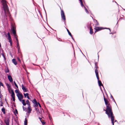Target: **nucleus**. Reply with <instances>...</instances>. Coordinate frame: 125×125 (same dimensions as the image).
<instances>
[{
	"label": "nucleus",
	"mask_w": 125,
	"mask_h": 125,
	"mask_svg": "<svg viewBox=\"0 0 125 125\" xmlns=\"http://www.w3.org/2000/svg\"><path fill=\"white\" fill-rule=\"evenodd\" d=\"M8 78L9 79V81L10 82H12L13 81V79L12 78L11 76L10 75H9L8 76Z\"/></svg>",
	"instance_id": "obj_13"
},
{
	"label": "nucleus",
	"mask_w": 125,
	"mask_h": 125,
	"mask_svg": "<svg viewBox=\"0 0 125 125\" xmlns=\"http://www.w3.org/2000/svg\"><path fill=\"white\" fill-rule=\"evenodd\" d=\"M9 72V71H7V72Z\"/></svg>",
	"instance_id": "obj_42"
},
{
	"label": "nucleus",
	"mask_w": 125,
	"mask_h": 125,
	"mask_svg": "<svg viewBox=\"0 0 125 125\" xmlns=\"http://www.w3.org/2000/svg\"><path fill=\"white\" fill-rule=\"evenodd\" d=\"M117 121L116 120H115V122Z\"/></svg>",
	"instance_id": "obj_44"
},
{
	"label": "nucleus",
	"mask_w": 125,
	"mask_h": 125,
	"mask_svg": "<svg viewBox=\"0 0 125 125\" xmlns=\"http://www.w3.org/2000/svg\"><path fill=\"white\" fill-rule=\"evenodd\" d=\"M7 88L9 92H11V96L12 98L13 101H15V94L13 90L11 89L10 86V85H8Z\"/></svg>",
	"instance_id": "obj_3"
},
{
	"label": "nucleus",
	"mask_w": 125,
	"mask_h": 125,
	"mask_svg": "<svg viewBox=\"0 0 125 125\" xmlns=\"http://www.w3.org/2000/svg\"><path fill=\"white\" fill-rule=\"evenodd\" d=\"M39 118L40 119V120L41 121V118L40 117H39Z\"/></svg>",
	"instance_id": "obj_38"
},
{
	"label": "nucleus",
	"mask_w": 125,
	"mask_h": 125,
	"mask_svg": "<svg viewBox=\"0 0 125 125\" xmlns=\"http://www.w3.org/2000/svg\"><path fill=\"white\" fill-rule=\"evenodd\" d=\"M84 7L85 8V11L87 13H88V11L87 9L86 8V7Z\"/></svg>",
	"instance_id": "obj_29"
},
{
	"label": "nucleus",
	"mask_w": 125,
	"mask_h": 125,
	"mask_svg": "<svg viewBox=\"0 0 125 125\" xmlns=\"http://www.w3.org/2000/svg\"><path fill=\"white\" fill-rule=\"evenodd\" d=\"M95 69H97V68H98V67L97 66V65H96V64H95Z\"/></svg>",
	"instance_id": "obj_32"
},
{
	"label": "nucleus",
	"mask_w": 125,
	"mask_h": 125,
	"mask_svg": "<svg viewBox=\"0 0 125 125\" xmlns=\"http://www.w3.org/2000/svg\"><path fill=\"white\" fill-rule=\"evenodd\" d=\"M22 88L24 92H27L28 91L27 89L24 86L23 84L21 85Z\"/></svg>",
	"instance_id": "obj_10"
},
{
	"label": "nucleus",
	"mask_w": 125,
	"mask_h": 125,
	"mask_svg": "<svg viewBox=\"0 0 125 125\" xmlns=\"http://www.w3.org/2000/svg\"><path fill=\"white\" fill-rule=\"evenodd\" d=\"M28 113L29 114H30L32 110L31 108V107L30 106H29L28 107Z\"/></svg>",
	"instance_id": "obj_16"
},
{
	"label": "nucleus",
	"mask_w": 125,
	"mask_h": 125,
	"mask_svg": "<svg viewBox=\"0 0 125 125\" xmlns=\"http://www.w3.org/2000/svg\"><path fill=\"white\" fill-rule=\"evenodd\" d=\"M90 33L91 34H92L93 33V29H92V27L91 26L90 27Z\"/></svg>",
	"instance_id": "obj_15"
},
{
	"label": "nucleus",
	"mask_w": 125,
	"mask_h": 125,
	"mask_svg": "<svg viewBox=\"0 0 125 125\" xmlns=\"http://www.w3.org/2000/svg\"><path fill=\"white\" fill-rule=\"evenodd\" d=\"M106 109H104V111H105V113L107 114L109 117H110L113 125L114 124V116L112 110V107L110 103L106 104Z\"/></svg>",
	"instance_id": "obj_1"
},
{
	"label": "nucleus",
	"mask_w": 125,
	"mask_h": 125,
	"mask_svg": "<svg viewBox=\"0 0 125 125\" xmlns=\"http://www.w3.org/2000/svg\"><path fill=\"white\" fill-rule=\"evenodd\" d=\"M27 119L26 118L25 119L24 124V125H27Z\"/></svg>",
	"instance_id": "obj_21"
},
{
	"label": "nucleus",
	"mask_w": 125,
	"mask_h": 125,
	"mask_svg": "<svg viewBox=\"0 0 125 125\" xmlns=\"http://www.w3.org/2000/svg\"><path fill=\"white\" fill-rule=\"evenodd\" d=\"M12 28H11V30L12 31V33L13 34L14 36L16 35V32L15 30V27L12 25Z\"/></svg>",
	"instance_id": "obj_7"
},
{
	"label": "nucleus",
	"mask_w": 125,
	"mask_h": 125,
	"mask_svg": "<svg viewBox=\"0 0 125 125\" xmlns=\"http://www.w3.org/2000/svg\"><path fill=\"white\" fill-rule=\"evenodd\" d=\"M9 72V71H7V72Z\"/></svg>",
	"instance_id": "obj_43"
},
{
	"label": "nucleus",
	"mask_w": 125,
	"mask_h": 125,
	"mask_svg": "<svg viewBox=\"0 0 125 125\" xmlns=\"http://www.w3.org/2000/svg\"><path fill=\"white\" fill-rule=\"evenodd\" d=\"M18 60H19V61H20V59L19 58H18Z\"/></svg>",
	"instance_id": "obj_39"
},
{
	"label": "nucleus",
	"mask_w": 125,
	"mask_h": 125,
	"mask_svg": "<svg viewBox=\"0 0 125 125\" xmlns=\"http://www.w3.org/2000/svg\"><path fill=\"white\" fill-rule=\"evenodd\" d=\"M26 102L27 104L29 105V106H30V102H29V101L28 100H27L26 101Z\"/></svg>",
	"instance_id": "obj_23"
},
{
	"label": "nucleus",
	"mask_w": 125,
	"mask_h": 125,
	"mask_svg": "<svg viewBox=\"0 0 125 125\" xmlns=\"http://www.w3.org/2000/svg\"><path fill=\"white\" fill-rule=\"evenodd\" d=\"M15 112H16V113L17 114V113H18V111H17V110L16 109L15 110Z\"/></svg>",
	"instance_id": "obj_35"
},
{
	"label": "nucleus",
	"mask_w": 125,
	"mask_h": 125,
	"mask_svg": "<svg viewBox=\"0 0 125 125\" xmlns=\"http://www.w3.org/2000/svg\"><path fill=\"white\" fill-rule=\"evenodd\" d=\"M80 1L81 4L82 6L83 7L84 6L83 4V3L82 0H79Z\"/></svg>",
	"instance_id": "obj_22"
},
{
	"label": "nucleus",
	"mask_w": 125,
	"mask_h": 125,
	"mask_svg": "<svg viewBox=\"0 0 125 125\" xmlns=\"http://www.w3.org/2000/svg\"><path fill=\"white\" fill-rule=\"evenodd\" d=\"M8 35V39L9 40V42H10V45H12V42L11 40V38L10 36V34L8 32L7 34Z\"/></svg>",
	"instance_id": "obj_8"
},
{
	"label": "nucleus",
	"mask_w": 125,
	"mask_h": 125,
	"mask_svg": "<svg viewBox=\"0 0 125 125\" xmlns=\"http://www.w3.org/2000/svg\"><path fill=\"white\" fill-rule=\"evenodd\" d=\"M26 95L27 97V96H29V94L28 93H26Z\"/></svg>",
	"instance_id": "obj_34"
},
{
	"label": "nucleus",
	"mask_w": 125,
	"mask_h": 125,
	"mask_svg": "<svg viewBox=\"0 0 125 125\" xmlns=\"http://www.w3.org/2000/svg\"><path fill=\"white\" fill-rule=\"evenodd\" d=\"M12 62L13 63L15 64V65H16L17 64V63L16 61V60L15 59H13L12 60Z\"/></svg>",
	"instance_id": "obj_17"
},
{
	"label": "nucleus",
	"mask_w": 125,
	"mask_h": 125,
	"mask_svg": "<svg viewBox=\"0 0 125 125\" xmlns=\"http://www.w3.org/2000/svg\"><path fill=\"white\" fill-rule=\"evenodd\" d=\"M1 2L2 3L5 16H9V12L7 5L6 1L5 0H1Z\"/></svg>",
	"instance_id": "obj_2"
},
{
	"label": "nucleus",
	"mask_w": 125,
	"mask_h": 125,
	"mask_svg": "<svg viewBox=\"0 0 125 125\" xmlns=\"http://www.w3.org/2000/svg\"><path fill=\"white\" fill-rule=\"evenodd\" d=\"M103 97H104V101L105 104L106 105V104H108V103H109V102L108 101V100L107 99L105 98V97L104 95V94H103Z\"/></svg>",
	"instance_id": "obj_11"
},
{
	"label": "nucleus",
	"mask_w": 125,
	"mask_h": 125,
	"mask_svg": "<svg viewBox=\"0 0 125 125\" xmlns=\"http://www.w3.org/2000/svg\"><path fill=\"white\" fill-rule=\"evenodd\" d=\"M22 104L24 106H25L26 105V104L25 102V101L24 100H22Z\"/></svg>",
	"instance_id": "obj_20"
},
{
	"label": "nucleus",
	"mask_w": 125,
	"mask_h": 125,
	"mask_svg": "<svg viewBox=\"0 0 125 125\" xmlns=\"http://www.w3.org/2000/svg\"><path fill=\"white\" fill-rule=\"evenodd\" d=\"M42 124L43 125L44 124H45V123H43V122H42Z\"/></svg>",
	"instance_id": "obj_41"
},
{
	"label": "nucleus",
	"mask_w": 125,
	"mask_h": 125,
	"mask_svg": "<svg viewBox=\"0 0 125 125\" xmlns=\"http://www.w3.org/2000/svg\"><path fill=\"white\" fill-rule=\"evenodd\" d=\"M95 72L97 80H99V78L98 74V71L97 68L95 69Z\"/></svg>",
	"instance_id": "obj_9"
},
{
	"label": "nucleus",
	"mask_w": 125,
	"mask_h": 125,
	"mask_svg": "<svg viewBox=\"0 0 125 125\" xmlns=\"http://www.w3.org/2000/svg\"><path fill=\"white\" fill-rule=\"evenodd\" d=\"M2 105H1V106H2Z\"/></svg>",
	"instance_id": "obj_45"
},
{
	"label": "nucleus",
	"mask_w": 125,
	"mask_h": 125,
	"mask_svg": "<svg viewBox=\"0 0 125 125\" xmlns=\"http://www.w3.org/2000/svg\"><path fill=\"white\" fill-rule=\"evenodd\" d=\"M0 86L1 85L3 86V84L1 83L0 82Z\"/></svg>",
	"instance_id": "obj_31"
},
{
	"label": "nucleus",
	"mask_w": 125,
	"mask_h": 125,
	"mask_svg": "<svg viewBox=\"0 0 125 125\" xmlns=\"http://www.w3.org/2000/svg\"><path fill=\"white\" fill-rule=\"evenodd\" d=\"M14 83L15 86H16L17 87V88H18V86H17V85L16 84L15 82V81H14Z\"/></svg>",
	"instance_id": "obj_26"
},
{
	"label": "nucleus",
	"mask_w": 125,
	"mask_h": 125,
	"mask_svg": "<svg viewBox=\"0 0 125 125\" xmlns=\"http://www.w3.org/2000/svg\"><path fill=\"white\" fill-rule=\"evenodd\" d=\"M115 37L116 36L115 35H113L112 36V37L113 38H115Z\"/></svg>",
	"instance_id": "obj_30"
},
{
	"label": "nucleus",
	"mask_w": 125,
	"mask_h": 125,
	"mask_svg": "<svg viewBox=\"0 0 125 125\" xmlns=\"http://www.w3.org/2000/svg\"><path fill=\"white\" fill-rule=\"evenodd\" d=\"M98 80V83L99 85V86H102L103 87V85L101 83V81L99 80Z\"/></svg>",
	"instance_id": "obj_14"
},
{
	"label": "nucleus",
	"mask_w": 125,
	"mask_h": 125,
	"mask_svg": "<svg viewBox=\"0 0 125 125\" xmlns=\"http://www.w3.org/2000/svg\"><path fill=\"white\" fill-rule=\"evenodd\" d=\"M61 15L62 18L64 20H65V16L64 15V13L63 10H61Z\"/></svg>",
	"instance_id": "obj_6"
},
{
	"label": "nucleus",
	"mask_w": 125,
	"mask_h": 125,
	"mask_svg": "<svg viewBox=\"0 0 125 125\" xmlns=\"http://www.w3.org/2000/svg\"><path fill=\"white\" fill-rule=\"evenodd\" d=\"M17 96L18 97L20 101H21V100L23 98V96L22 94H17Z\"/></svg>",
	"instance_id": "obj_5"
},
{
	"label": "nucleus",
	"mask_w": 125,
	"mask_h": 125,
	"mask_svg": "<svg viewBox=\"0 0 125 125\" xmlns=\"http://www.w3.org/2000/svg\"><path fill=\"white\" fill-rule=\"evenodd\" d=\"M34 103H35V104H36V106H38V104H37V102L36 101V100L35 99L34 100Z\"/></svg>",
	"instance_id": "obj_24"
},
{
	"label": "nucleus",
	"mask_w": 125,
	"mask_h": 125,
	"mask_svg": "<svg viewBox=\"0 0 125 125\" xmlns=\"http://www.w3.org/2000/svg\"><path fill=\"white\" fill-rule=\"evenodd\" d=\"M15 93L16 94H20V93H19V91L17 90H15Z\"/></svg>",
	"instance_id": "obj_28"
},
{
	"label": "nucleus",
	"mask_w": 125,
	"mask_h": 125,
	"mask_svg": "<svg viewBox=\"0 0 125 125\" xmlns=\"http://www.w3.org/2000/svg\"><path fill=\"white\" fill-rule=\"evenodd\" d=\"M38 104H39V106L40 107H41V106L40 105V104L39 103H38Z\"/></svg>",
	"instance_id": "obj_37"
},
{
	"label": "nucleus",
	"mask_w": 125,
	"mask_h": 125,
	"mask_svg": "<svg viewBox=\"0 0 125 125\" xmlns=\"http://www.w3.org/2000/svg\"><path fill=\"white\" fill-rule=\"evenodd\" d=\"M67 30L68 33V34H69L71 36H72V35H71V33L70 32V31H69V30L68 29H67Z\"/></svg>",
	"instance_id": "obj_25"
},
{
	"label": "nucleus",
	"mask_w": 125,
	"mask_h": 125,
	"mask_svg": "<svg viewBox=\"0 0 125 125\" xmlns=\"http://www.w3.org/2000/svg\"><path fill=\"white\" fill-rule=\"evenodd\" d=\"M95 21H96V23L95 24V26H97L99 25V23L98 22V21H97L96 20H95Z\"/></svg>",
	"instance_id": "obj_18"
},
{
	"label": "nucleus",
	"mask_w": 125,
	"mask_h": 125,
	"mask_svg": "<svg viewBox=\"0 0 125 125\" xmlns=\"http://www.w3.org/2000/svg\"><path fill=\"white\" fill-rule=\"evenodd\" d=\"M104 29V28L102 27H95V28H94V29L95 30V33L97 32Z\"/></svg>",
	"instance_id": "obj_4"
},
{
	"label": "nucleus",
	"mask_w": 125,
	"mask_h": 125,
	"mask_svg": "<svg viewBox=\"0 0 125 125\" xmlns=\"http://www.w3.org/2000/svg\"><path fill=\"white\" fill-rule=\"evenodd\" d=\"M14 36V37L15 38L17 41V46L18 47V45H19V42H18V39H17V36H16V35H15V36Z\"/></svg>",
	"instance_id": "obj_19"
},
{
	"label": "nucleus",
	"mask_w": 125,
	"mask_h": 125,
	"mask_svg": "<svg viewBox=\"0 0 125 125\" xmlns=\"http://www.w3.org/2000/svg\"><path fill=\"white\" fill-rule=\"evenodd\" d=\"M24 96L25 97H26V94L24 93Z\"/></svg>",
	"instance_id": "obj_33"
},
{
	"label": "nucleus",
	"mask_w": 125,
	"mask_h": 125,
	"mask_svg": "<svg viewBox=\"0 0 125 125\" xmlns=\"http://www.w3.org/2000/svg\"><path fill=\"white\" fill-rule=\"evenodd\" d=\"M2 111H3L4 114L5 113V110L4 108H3L2 109Z\"/></svg>",
	"instance_id": "obj_27"
},
{
	"label": "nucleus",
	"mask_w": 125,
	"mask_h": 125,
	"mask_svg": "<svg viewBox=\"0 0 125 125\" xmlns=\"http://www.w3.org/2000/svg\"><path fill=\"white\" fill-rule=\"evenodd\" d=\"M5 122L7 125H9V120L8 118H6L5 119Z\"/></svg>",
	"instance_id": "obj_12"
},
{
	"label": "nucleus",
	"mask_w": 125,
	"mask_h": 125,
	"mask_svg": "<svg viewBox=\"0 0 125 125\" xmlns=\"http://www.w3.org/2000/svg\"><path fill=\"white\" fill-rule=\"evenodd\" d=\"M27 98L29 99H30V98L29 97V96H27Z\"/></svg>",
	"instance_id": "obj_36"
},
{
	"label": "nucleus",
	"mask_w": 125,
	"mask_h": 125,
	"mask_svg": "<svg viewBox=\"0 0 125 125\" xmlns=\"http://www.w3.org/2000/svg\"><path fill=\"white\" fill-rule=\"evenodd\" d=\"M111 97L113 99V96L111 95Z\"/></svg>",
	"instance_id": "obj_40"
}]
</instances>
